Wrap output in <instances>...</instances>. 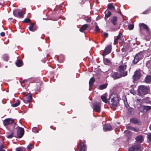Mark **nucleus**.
Masks as SVG:
<instances>
[{
	"label": "nucleus",
	"instance_id": "obj_46",
	"mask_svg": "<svg viewBox=\"0 0 151 151\" xmlns=\"http://www.w3.org/2000/svg\"><path fill=\"white\" fill-rule=\"evenodd\" d=\"M147 138L149 141H151V133H149L147 134Z\"/></svg>",
	"mask_w": 151,
	"mask_h": 151
},
{
	"label": "nucleus",
	"instance_id": "obj_53",
	"mask_svg": "<svg viewBox=\"0 0 151 151\" xmlns=\"http://www.w3.org/2000/svg\"><path fill=\"white\" fill-rule=\"evenodd\" d=\"M85 20L87 22L89 23L91 22V20L88 18H86L85 19Z\"/></svg>",
	"mask_w": 151,
	"mask_h": 151
},
{
	"label": "nucleus",
	"instance_id": "obj_15",
	"mask_svg": "<svg viewBox=\"0 0 151 151\" xmlns=\"http://www.w3.org/2000/svg\"><path fill=\"white\" fill-rule=\"evenodd\" d=\"M104 131H111L112 129V127L109 124H107L104 125L103 127Z\"/></svg>",
	"mask_w": 151,
	"mask_h": 151
},
{
	"label": "nucleus",
	"instance_id": "obj_45",
	"mask_svg": "<svg viewBox=\"0 0 151 151\" xmlns=\"http://www.w3.org/2000/svg\"><path fill=\"white\" fill-rule=\"evenodd\" d=\"M95 32H96L98 33L100 31V29L98 25H96L95 27Z\"/></svg>",
	"mask_w": 151,
	"mask_h": 151
},
{
	"label": "nucleus",
	"instance_id": "obj_30",
	"mask_svg": "<svg viewBox=\"0 0 151 151\" xmlns=\"http://www.w3.org/2000/svg\"><path fill=\"white\" fill-rule=\"evenodd\" d=\"M142 137L141 135H139L137 136L136 138L135 139L137 141L141 143L142 142Z\"/></svg>",
	"mask_w": 151,
	"mask_h": 151
},
{
	"label": "nucleus",
	"instance_id": "obj_27",
	"mask_svg": "<svg viewBox=\"0 0 151 151\" xmlns=\"http://www.w3.org/2000/svg\"><path fill=\"white\" fill-rule=\"evenodd\" d=\"M86 145L83 142L81 145L80 149L78 151H86L85 150Z\"/></svg>",
	"mask_w": 151,
	"mask_h": 151
},
{
	"label": "nucleus",
	"instance_id": "obj_64",
	"mask_svg": "<svg viewBox=\"0 0 151 151\" xmlns=\"http://www.w3.org/2000/svg\"><path fill=\"white\" fill-rule=\"evenodd\" d=\"M105 40V39H104V40H103V41H102L101 42V43H102L103 42H104V41Z\"/></svg>",
	"mask_w": 151,
	"mask_h": 151
},
{
	"label": "nucleus",
	"instance_id": "obj_37",
	"mask_svg": "<svg viewBox=\"0 0 151 151\" xmlns=\"http://www.w3.org/2000/svg\"><path fill=\"white\" fill-rule=\"evenodd\" d=\"M34 23H31L28 27L29 30L31 31H33V28L34 27Z\"/></svg>",
	"mask_w": 151,
	"mask_h": 151
},
{
	"label": "nucleus",
	"instance_id": "obj_61",
	"mask_svg": "<svg viewBox=\"0 0 151 151\" xmlns=\"http://www.w3.org/2000/svg\"><path fill=\"white\" fill-rule=\"evenodd\" d=\"M149 128L150 130H151V124L149 126Z\"/></svg>",
	"mask_w": 151,
	"mask_h": 151
},
{
	"label": "nucleus",
	"instance_id": "obj_29",
	"mask_svg": "<svg viewBox=\"0 0 151 151\" xmlns=\"http://www.w3.org/2000/svg\"><path fill=\"white\" fill-rule=\"evenodd\" d=\"M95 81V79L93 77H92L90 79L89 81V86H91L93 84V83Z\"/></svg>",
	"mask_w": 151,
	"mask_h": 151
},
{
	"label": "nucleus",
	"instance_id": "obj_1",
	"mask_svg": "<svg viewBox=\"0 0 151 151\" xmlns=\"http://www.w3.org/2000/svg\"><path fill=\"white\" fill-rule=\"evenodd\" d=\"M109 102L111 100V104L113 106L117 107L119 104V100L117 94L115 93H111L109 98Z\"/></svg>",
	"mask_w": 151,
	"mask_h": 151
},
{
	"label": "nucleus",
	"instance_id": "obj_20",
	"mask_svg": "<svg viewBox=\"0 0 151 151\" xmlns=\"http://www.w3.org/2000/svg\"><path fill=\"white\" fill-rule=\"evenodd\" d=\"M122 100L123 101L125 106L127 108L129 106V105L128 103L127 99L126 96H124L122 97Z\"/></svg>",
	"mask_w": 151,
	"mask_h": 151
},
{
	"label": "nucleus",
	"instance_id": "obj_17",
	"mask_svg": "<svg viewBox=\"0 0 151 151\" xmlns=\"http://www.w3.org/2000/svg\"><path fill=\"white\" fill-rule=\"evenodd\" d=\"M144 82L147 83H150L151 82V75H147L144 79Z\"/></svg>",
	"mask_w": 151,
	"mask_h": 151
},
{
	"label": "nucleus",
	"instance_id": "obj_16",
	"mask_svg": "<svg viewBox=\"0 0 151 151\" xmlns=\"http://www.w3.org/2000/svg\"><path fill=\"white\" fill-rule=\"evenodd\" d=\"M134 113V110L133 108L130 107L128 109L127 111V115L129 116H131Z\"/></svg>",
	"mask_w": 151,
	"mask_h": 151
},
{
	"label": "nucleus",
	"instance_id": "obj_60",
	"mask_svg": "<svg viewBox=\"0 0 151 151\" xmlns=\"http://www.w3.org/2000/svg\"><path fill=\"white\" fill-rule=\"evenodd\" d=\"M82 4H83L84 3H85V2L84 1H81V3Z\"/></svg>",
	"mask_w": 151,
	"mask_h": 151
},
{
	"label": "nucleus",
	"instance_id": "obj_50",
	"mask_svg": "<svg viewBox=\"0 0 151 151\" xmlns=\"http://www.w3.org/2000/svg\"><path fill=\"white\" fill-rule=\"evenodd\" d=\"M104 36L105 37V39H106V38H107L108 37V34L106 32H104Z\"/></svg>",
	"mask_w": 151,
	"mask_h": 151
},
{
	"label": "nucleus",
	"instance_id": "obj_62",
	"mask_svg": "<svg viewBox=\"0 0 151 151\" xmlns=\"http://www.w3.org/2000/svg\"><path fill=\"white\" fill-rule=\"evenodd\" d=\"M3 146V145L2 144H1V145H0V149H1L2 148V147H1Z\"/></svg>",
	"mask_w": 151,
	"mask_h": 151
},
{
	"label": "nucleus",
	"instance_id": "obj_12",
	"mask_svg": "<svg viewBox=\"0 0 151 151\" xmlns=\"http://www.w3.org/2000/svg\"><path fill=\"white\" fill-rule=\"evenodd\" d=\"M14 15L20 18H23L24 15L22 11L21 10H19L18 12L17 10H15L13 12Z\"/></svg>",
	"mask_w": 151,
	"mask_h": 151
},
{
	"label": "nucleus",
	"instance_id": "obj_58",
	"mask_svg": "<svg viewBox=\"0 0 151 151\" xmlns=\"http://www.w3.org/2000/svg\"><path fill=\"white\" fill-rule=\"evenodd\" d=\"M134 130H133V131H134V132H137L138 131L137 130L134 128H133Z\"/></svg>",
	"mask_w": 151,
	"mask_h": 151
},
{
	"label": "nucleus",
	"instance_id": "obj_31",
	"mask_svg": "<svg viewBox=\"0 0 151 151\" xmlns=\"http://www.w3.org/2000/svg\"><path fill=\"white\" fill-rule=\"evenodd\" d=\"M15 150L16 151H26V149L23 147H19L16 148Z\"/></svg>",
	"mask_w": 151,
	"mask_h": 151
},
{
	"label": "nucleus",
	"instance_id": "obj_51",
	"mask_svg": "<svg viewBox=\"0 0 151 151\" xmlns=\"http://www.w3.org/2000/svg\"><path fill=\"white\" fill-rule=\"evenodd\" d=\"M149 12V10L147 9L145 11L143 12V14H148Z\"/></svg>",
	"mask_w": 151,
	"mask_h": 151
},
{
	"label": "nucleus",
	"instance_id": "obj_39",
	"mask_svg": "<svg viewBox=\"0 0 151 151\" xmlns=\"http://www.w3.org/2000/svg\"><path fill=\"white\" fill-rule=\"evenodd\" d=\"M145 112H146L148 111L151 109V106H144Z\"/></svg>",
	"mask_w": 151,
	"mask_h": 151
},
{
	"label": "nucleus",
	"instance_id": "obj_38",
	"mask_svg": "<svg viewBox=\"0 0 151 151\" xmlns=\"http://www.w3.org/2000/svg\"><path fill=\"white\" fill-rule=\"evenodd\" d=\"M150 60L148 61L146 63V66L149 68L151 69V57H150Z\"/></svg>",
	"mask_w": 151,
	"mask_h": 151
},
{
	"label": "nucleus",
	"instance_id": "obj_48",
	"mask_svg": "<svg viewBox=\"0 0 151 151\" xmlns=\"http://www.w3.org/2000/svg\"><path fill=\"white\" fill-rule=\"evenodd\" d=\"M23 22L25 23H30L31 22V20L29 18H26Z\"/></svg>",
	"mask_w": 151,
	"mask_h": 151
},
{
	"label": "nucleus",
	"instance_id": "obj_59",
	"mask_svg": "<svg viewBox=\"0 0 151 151\" xmlns=\"http://www.w3.org/2000/svg\"><path fill=\"white\" fill-rule=\"evenodd\" d=\"M122 52H124V51H125V48H122Z\"/></svg>",
	"mask_w": 151,
	"mask_h": 151
},
{
	"label": "nucleus",
	"instance_id": "obj_52",
	"mask_svg": "<svg viewBox=\"0 0 151 151\" xmlns=\"http://www.w3.org/2000/svg\"><path fill=\"white\" fill-rule=\"evenodd\" d=\"M133 128H134V127H133L131 126H129L127 127V129H128L129 130H130L132 131H133V130H134Z\"/></svg>",
	"mask_w": 151,
	"mask_h": 151
},
{
	"label": "nucleus",
	"instance_id": "obj_36",
	"mask_svg": "<svg viewBox=\"0 0 151 151\" xmlns=\"http://www.w3.org/2000/svg\"><path fill=\"white\" fill-rule=\"evenodd\" d=\"M102 101L106 103L108 102V99L107 98L104 96H101Z\"/></svg>",
	"mask_w": 151,
	"mask_h": 151
},
{
	"label": "nucleus",
	"instance_id": "obj_18",
	"mask_svg": "<svg viewBox=\"0 0 151 151\" xmlns=\"http://www.w3.org/2000/svg\"><path fill=\"white\" fill-rule=\"evenodd\" d=\"M110 21L114 25H117L118 23L117 17L116 16L113 17L111 20Z\"/></svg>",
	"mask_w": 151,
	"mask_h": 151
},
{
	"label": "nucleus",
	"instance_id": "obj_4",
	"mask_svg": "<svg viewBox=\"0 0 151 151\" xmlns=\"http://www.w3.org/2000/svg\"><path fill=\"white\" fill-rule=\"evenodd\" d=\"M142 71L140 69L136 70L134 72V74L132 76V78L133 82H135L140 79L142 76L141 72Z\"/></svg>",
	"mask_w": 151,
	"mask_h": 151
},
{
	"label": "nucleus",
	"instance_id": "obj_44",
	"mask_svg": "<svg viewBox=\"0 0 151 151\" xmlns=\"http://www.w3.org/2000/svg\"><path fill=\"white\" fill-rule=\"evenodd\" d=\"M142 101L143 102L147 103H149L150 102V101L149 100L148 98H145L143 99Z\"/></svg>",
	"mask_w": 151,
	"mask_h": 151
},
{
	"label": "nucleus",
	"instance_id": "obj_6",
	"mask_svg": "<svg viewBox=\"0 0 151 151\" xmlns=\"http://www.w3.org/2000/svg\"><path fill=\"white\" fill-rule=\"evenodd\" d=\"M143 55L142 52H140L137 54L134 57V59L132 61L133 63L136 64L142 58Z\"/></svg>",
	"mask_w": 151,
	"mask_h": 151
},
{
	"label": "nucleus",
	"instance_id": "obj_2",
	"mask_svg": "<svg viewBox=\"0 0 151 151\" xmlns=\"http://www.w3.org/2000/svg\"><path fill=\"white\" fill-rule=\"evenodd\" d=\"M140 30L144 29L146 31V33L147 34V36H146V39L147 40H149L151 38V30L147 25L144 23H142L139 24Z\"/></svg>",
	"mask_w": 151,
	"mask_h": 151
},
{
	"label": "nucleus",
	"instance_id": "obj_10",
	"mask_svg": "<svg viewBox=\"0 0 151 151\" xmlns=\"http://www.w3.org/2000/svg\"><path fill=\"white\" fill-rule=\"evenodd\" d=\"M101 104L98 102H96L93 104V110L97 112H100L101 111Z\"/></svg>",
	"mask_w": 151,
	"mask_h": 151
},
{
	"label": "nucleus",
	"instance_id": "obj_25",
	"mask_svg": "<svg viewBox=\"0 0 151 151\" xmlns=\"http://www.w3.org/2000/svg\"><path fill=\"white\" fill-rule=\"evenodd\" d=\"M137 107L139 108V111L141 112H145V106L142 105L140 104L137 105Z\"/></svg>",
	"mask_w": 151,
	"mask_h": 151
},
{
	"label": "nucleus",
	"instance_id": "obj_3",
	"mask_svg": "<svg viewBox=\"0 0 151 151\" xmlns=\"http://www.w3.org/2000/svg\"><path fill=\"white\" fill-rule=\"evenodd\" d=\"M137 93L140 96L145 95L148 93V89L147 86H140L138 87Z\"/></svg>",
	"mask_w": 151,
	"mask_h": 151
},
{
	"label": "nucleus",
	"instance_id": "obj_55",
	"mask_svg": "<svg viewBox=\"0 0 151 151\" xmlns=\"http://www.w3.org/2000/svg\"><path fill=\"white\" fill-rule=\"evenodd\" d=\"M0 35L2 37H4L5 36V33L4 32H2L0 33Z\"/></svg>",
	"mask_w": 151,
	"mask_h": 151
},
{
	"label": "nucleus",
	"instance_id": "obj_8",
	"mask_svg": "<svg viewBox=\"0 0 151 151\" xmlns=\"http://www.w3.org/2000/svg\"><path fill=\"white\" fill-rule=\"evenodd\" d=\"M111 44L108 45L105 48L103 53V56H105L109 54L111 52L112 47Z\"/></svg>",
	"mask_w": 151,
	"mask_h": 151
},
{
	"label": "nucleus",
	"instance_id": "obj_40",
	"mask_svg": "<svg viewBox=\"0 0 151 151\" xmlns=\"http://www.w3.org/2000/svg\"><path fill=\"white\" fill-rule=\"evenodd\" d=\"M3 58L6 61H8L9 60V57L8 55L7 54H4L3 55Z\"/></svg>",
	"mask_w": 151,
	"mask_h": 151
},
{
	"label": "nucleus",
	"instance_id": "obj_7",
	"mask_svg": "<svg viewBox=\"0 0 151 151\" xmlns=\"http://www.w3.org/2000/svg\"><path fill=\"white\" fill-rule=\"evenodd\" d=\"M15 127L17 125L18 128L17 130V138H22L23 136L24 133V130L23 128L17 126L15 124H14Z\"/></svg>",
	"mask_w": 151,
	"mask_h": 151
},
{
	"label": "nucleus",
	"instance_id": "obj_49",
	"mask_svg": "<svg viewBox=\"0 0 151 151\" xmlns=\"http://www.w3.org/2000/svg\"><path fill=\"white\" fill-rule=\"evenodd\" d=\"M32 131L33 132L35 133H38V131L36 127L33 128L32 129Z\"/></svg>",
	"mask_w": 151,
	"mask_h": 151
},
{
	"label": "nucleus",
	"instance_id": "obj_23",
	"mask_svg": "<svg viewBox=\"0 0 151 151\" xmlns=\"http://www.w3.org/2000/svg\"><path fill=\"white\" fill-rule=\"evenodd\" d=\"M23 64V61L20 59L17 60L16 62V66L18 67L22 66Z\"/></svg>",
	"mask_w": 151,
	"mask_h": 151
},
{
	"label": "nucleus",
	"instance_id": "obj_21",
	"mask_svg": "<svg viewBox=\"0 0 151 151\" xmlns=\"http://www.w3.org/2000/svg\"><path fill=\"white\" fill-rule=\"evenodd\" d=\"M108 9L111 11H115V7L113 5L112 3H109L108 4L107 6Z\"/></svg>",
	"mask_w": 151,
	"mask_h": 151
},
{
	"label": "nucleus",
	"instance_id": "obj_13",
	"mask_svg": "<svg viewBox=\"0 0 151 151\" xmlns=\"http://www.w3.org/2000/svg\"><path fill=\"white\" fill-rule=\"evenodd\" d=\"M111 76L114 80L119 79L122 77L119 73L116 72H112Z\"/></svg>",
	"mask_w": 151,
	"mask_h": 151
},
{
	"label": "nucleus",
	"instance_id": "obj_9",
	"mask_svg": "<svg viewBox=\"0 0 151 151\" xmlns=\"http://www.w3.org/2000/svg\"><path fill=\"white\" fill-rule=\"evenodd\" d=\"M32 100V96L31 93H27L25 95L23 99V101L25 103H28L31 102Z\"/></svg>",
	"mask_w": 151,
	"mask_h": 151
},
{
	"label": "nucleus",
	"instance_id": "obj_14",
	"mask_svg": "<svg viewBox=\"0 0 151 151\" xmlns=\"http://www.w3.org/2000/svg\"><path fill=\"white\" fill-rule=\"evenodd\" d=\"M141 148L140 145H136L132 146L129 148V151H135L138 150Z\"/></svg>",
	"mask_w": 151,
	"mask_h": 151
},
{
	"label": "nucleus",
	"instance_id": "obj_32",
	"mask_svg": "<svg viewBox=\"0 0 151 151\" xmlns=\"http://www.w3.org/2000/svg\"><path fill=\"white\" fill-rule=\"evenodd\" d=\"M107 85L108 84L107 83L102 84L99 86V89L101 90L105 89L107 87Z\"/></svg>",
	"mask_w": 151,
	"mask_h": 151
},
{
	"label": "nucleus",
	"instance_id": "obj_22",
	"mask_svg": "<svg viewBox=\"0 0 151 151\" xmlns=\"http://www.w3.org/2000/svg\"><path fill=\"white\" fill-rule=\"evenodd\" d=\"M122 36V35L121 33H119L116 38L114 40V42L116 43L118 42L119 41H120L121 40V37Z\"/></svg>",
	"mask_w": 151,
	"mask_h": 151
},
{
	"label": "nucleus",
	"instance_id": "obj_35",
	"mask_svg": "<svg viewBox=\"0 0 151 151\" xmlns=\"http://www.w3.org/2000/svg\"><path fill=\"white\" fill-rule=\"evenodd\" d=\"M55 15V14H53L52 15H50V17H49V19L53 20H57L58 19V18L54 17V15Z\"/></svg>",
	"mask_w": 151,
	"mask_h": 151
},
{
	"label": "nucleus",
	"instance_id": "obj_57",
	"mask_svg": "<svg viewBox=\"0 0 151 151\" xmlns=\"http://www.w3.org/2000/svg\"><path fill=\"white\" fill-rule=\"evenodd\" d=\"M141 99H137V103H138L139 102V103H140L141 102Z\"/></svg>",
	"mask_w": 151,
	"mask_h": 151
},
{
	"label": "nucleus",
	"instance_id": "obj_41",
	"mask_svg": "<svg viewBox=\"0 0 151 151\" xmlns=\"http://www.w3.org/2000/svg\"><path fill=\"white\" fill-rule=\"evenodd\" d=\"M104 62L106 63V64L108 65L111 64V62L109 59L107 58H106L104 60Z\"/></svg>",
	"mask_w": 151,
	"mask_h": 151
},
{
	"label": "nucleus",
	"instance_id": "obj_34",
	"mask_svg": "<svg viewBox=\"0 0 151 151\" xmlns=\"http://www.w3.org/2000/svg\"><path fill=\"white\" fill-rule=\"evenodd\" d=\"M20 101L19 100H17L15 104H12V106L13 107H16L20 104Z\"/></svg>",
	"mask_w": 151,
	"mask_h": 151
},
{
	"label": "nucleus",
	"instance_id": "obj_11",
	"mask_svg": "<svg viewBox=\"0 0 151 151\" xmlns=\"http://www.w3.org/2000/svg\"><path fill=\"white\" fill-rule=\"evenodd\" d=\"M14 120L12 118H7L5 119L3 121V124L4 126H6L9 124L13 123Z\"/></svg>",
	"mask_w": 151,
	"mask_h": 151
},
{
	"label": "nucleus",
	"instance_id": "obj_56",
	"mask_svg": "<svg viewBox=\"0 0 151 151\" xmlns=\"http://www.w3.org/2000/svg\"><path fill=\"white\" fill-rule=\"evenodd\" d=\"M2 148L1 149H0V151H6V150L4 149H3V148H4V146L3 145L2 146Z\"/></svg>",
	"mask_w": 151,
	"mask_h": 151
},
{
	"label": "nucleus",
	"instance_id": "obj_28",
	"mask_svg": "<svg viewBox=\"0 0 151 151\" xmlns=\"http://www.w3.org/2000/svg\"><path fill=\"white\" fill-rule=\"evenodd\" d=\"M125 136L128 140L131 139L132 137V134L131 132H128L125 133Z\"/></svg>",
	"mask_w": 151,
	"mask_h": 151
},
{
	"label": "nucleus",
	"instance_id": "obj_33",
	"mask_svg": "<svg viewBox=\"0 0 151 151\" xmlns=\"http://www.w3.org/2000/svg\"><path fill=\"white\" fill-rule=\"evenodd\" d=\"M133 85H131V86L129 87V89L130 93L133 94V95H135L136 93V92L134 90V88H132V89H130L132 87H133Z\"/></svg>",
	"mask_w": 151,
	"mask_h": 151
},
{
	"label": "nucleus",
	"instance_id": "obj_5",
	"mask_svg": "<svg viewBox=\"0 0 151 151\" xmlns=\"http://www.w3.org/2000/svg\"><path fill=\"white\" fill-rule=\"evenodd\" d=\"M127 67L126 65H120L118 67V71L122 77H125L127 75V71H125Z\"/></svg>",
	"mask_w": 151,
	"mask_h": 151
},
{
	"label": "nucleus",
	"instance_id": "obj_63",
	"mask_svg": "<svg viewBox=\"0 0 151 151\" xmlns=\"http://www.w3.org/2000/svg\"><path fill=\"white\" fill-rule=\"evenodd\" d=\"M62 5L60 4L59 5V7L60 8H61L62 7Z\"/></svg>",
	"mask_w": 151,
	"mask_h": 151
},
{
	"label": "nucleus",
	"instance_id": "obj_26",
	"mask_svg": "<svg viewBox=\"0 0 151 151\" xmlns=\"http://www.w3.org/2000/svg\"><path fill=\"white\" fill-rule=\"evenodd\" d=\"M130 122L135 124H137L139 123V121L136 118H132L130 120Z\"/></svg>",
	"mask_w": 151,
	"mask_h": 151
},
{
	"label": "nucleus",
	"instance_id": "obj_42",
	"mask_svg": "<svg viewBox=\"0 0 151 151\" xmlns=\"http://www.w3.org/2000/svg\"><path fill=\"white\" fill-rule=\"evenodd\" d=\"M14 132H12L10 134L7 135L6 136V137L7 138H9V139L11 138H12L14 136ZM14 137H16L15 136H14Z\"/></svg>",
	"mask_w": 151,
	"mask_h": 151
},
{
	"label": "nucleus",
	"instance_id": "obj_19",
	"mask_svg": "<svg viewBox=\"0 0 151 151\" xmlns=\"http://www.w3.org/2000/svg\"><path fill=\"white\" fill-rule=\"evenodd\" d=\"M105 14V19L106 20V19L109 17L111 14V13L110 11L109 10H106L104 12Z\"/></svg>",
	"mask_w": 151,
	"mask_h": 151
},
{
	"label": "nucleus",
	"instance_id": "obj_24",
	"mask_svg": "<svg viewBox=\"0 0 151 151\" xmlns=\"http://www.w3.org/2000/svg\"><path fill=\"white\" fill-rule=\"evenodd\" d=\"M88 27V25L87 24H84L82 25L80 29V31L81 32H83V31L86 30Z\"/></svg>",
	"mask_w": 151,
	"mask_h": 151
},
{
	"label": "nucleus",
	"instance_id": "obj_43",
	"mask_svg": "<svg viewBox=\"0 0 151 151\" xmlns=\"http://www.w3.org/2000/svg\"><path fill=\"white\" fill-rule=\"evenodd\" d=\"M34 147L33 145L32 144H29L27 146V149L30 150L33 149Z\"/></svg>",
	"mask_w": 151,
	"mask_h": 151
},
{
	"label": "nucleus",
	"instance_id": "obj_54",
	"mask_svg": "<svg viewBox=\"0 0 151 151\" xmlns=\"http://www.w3.org/2000/svg\"><path fill=\"white\" fill-rule=\"evenodd\" d=\"M37 29V26L35 25V24H34V27L33 28V30L32 32H34L35 31H36Z\"/></svg>",
	"mask_w": 151,
	"mask_h": 151
},
{
	"label": "nucleus",
	"instance_id": "obj_47",
	"mask_svg": "<svg viewBox=\"0 0 151 151\" xmlns=\"http://www.w3.org/2000/svg\"><path fill=\"white\" fill-rule=\"evenodd\" d=\"M134 28V25L133 24H130L128 25V29L129 30H132Z\"/></svg>",
	"mask_w": 151,
	"mask_h": 151
}]
</instances>
